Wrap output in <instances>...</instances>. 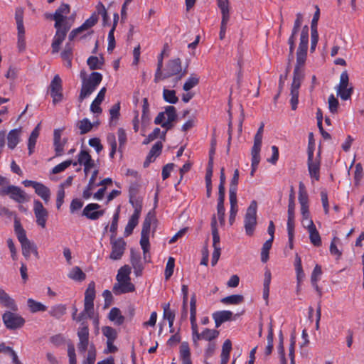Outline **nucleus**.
I'll return each instance as SVG.
<instances>
[{
  "label": "nucleus",
  "mask_w": 364,
  "mask_h": 364,
  "mask_svg": "<svg viewBox=\"0 0 364 364\" xmlns=\"http://www.w3.org/2000/svg\"><path fill=\"white\" fill-rule=\"evenodd\" d=\"M239 181V170L235 169L231 179L229 188L230 203H235L237 199V184Z\"/></svg>",
  "instance_id": "26"
},
{
  "label": "nucleus",
  "mask_w": 364,
  "mask_h": 364,
  "mask_svg": "<svg viewBox=\"0 0 364 364\" xmlns=\"http://www.w3.org/2000/svg\"><path fill=\"white\" fill-rule=\"evenodd\" d=\"M33 212L38 225L45 228L48 213L43 207V203L38 200H35L33 202Z\"/></svg>",
  "instance_id": "15"
},
{
  "label": "nucleus",
  "mask_w": 364,
  "mask_h": 364,
  "mask_svg": "<svg viewBox=\"0 0 364 364\" xmlns=\"http://www.w3.org/2000/svg\"><path fill=\"white\" fill-rule=\"evenodd\" d=\"M165 112L167 115V120L169 122H175L177 119L176 109L173 106H167L165 108Z\"/></svg>",
  "instance_id": "64"
},
{
  "label": "nucleus",
  "mask_w": 364,
  "mask_h": 364,
  "mask_svg": "<svg viewBox=\"0 0 364 364\" xmlns=\"http://www.w3.org/2000/svg\"><path fill=\"white\" fill-rule=\"evenodd\" d=\"M188 64L184 69L182 68L181 60L179 58L169 60L166 66L165 77H171L176 75V82L179 81L188 73Z\"/></svg>",
  "instance_id": "5"
},
{
  "label": "nucleus",
  "mask_w": 364,
  "mask_h": 364,
  "mask_svg": "<svg viewBox=\"0 0 364 364\" xmlns=\"http://www.w3.org/2000/svg\"><path fill=\"white\" fill-rule=\"evenodd\" d=\"M130 274L131 267L129 265L125 264L119 269L116 276V280L122 282L123 280H131Z\"/></svg>",
  "instance_id": "41"
},
{
  "label": "nucleus",
  "mask_w": 364,
  "mask_h": 364,
  "mask_svg": "<svg viewBox=\"0 0 364 364\" xmlns=\"http://www.w3.org/2000/svg\"><path fill=\"white\" fill-rule=\"evenodd\" d=\"M34 190L35 193L43 200L46 204L48 203L50 198V191L47 186L38 182Z\"/></svg>",
  "instance_id": "32"
},
{
  "label": "nucleus",
  "mask_w": 364,
  "mask_h": 364,
  "mask_svg": "<svg viewBox=\"0 0 364 364\" xmlns=\"http://www.w3.org/2000/svg\"><path fill=\"white\" fill-rule=\"evenodd\" d=\"M199 83V78L195 74H192L183 86L185 91H189Z\"/></svg>",
  "instance_id": "52"
},
{
  "label": "nucleus",
  "mask_w": 364,
  "mask_h": 364,
  "mask_svg": "<svg viewBox=\"0 0 364 364\" xmlns=\"http://www.w3.org/2000/svg\"><path fill=\"white\" fill-rule=\"evenodd\" d=\"M66 313V306L63 304H58L51 307L49 314L57 319L60 318Z\"/></svg>",
  "instance_id": "42"
},
{
  "label": "nucleus",
  "mask_w": 364,
  "mask_h": 364,
  "mask_svg": "<svg viewBox=\"0 0 364 364\" xmlns=\"http://www.w3.org/2000/svg\"><path fill=\"white\" fill-rule=\"evenodd\" d=\"M299 201L301 205V208L305 209V208H309L308 193L305 189L304 183L301 182L299 183Z\"/></svg>",
  "instance_id": "35"
},
{
  "label": "nucleus",
  "mask_w": 364,
  "mask_h": 364,
  "mask_svg": "<svg viewBox=\"0 0 364 364\" xmlns=\"http://www.w3.org/2000/svg\"><path fill=\"white\" fill-rule=\"evenodd\" d=\"M107 89L106 87H102L100 92H98L96 98L93 100L90 105V110L93 113H101L102 108L100 107V104L103 102L105 97Z\"/></svg>",
  "instance_id": "30"
},
{
  "label": "nucleus",
  "mask_w": 364,
  "mask_h": 364,
  "mask_svg": "<svg viewBox=\"0 0 364 364\" xmlns=\"http://www.w3.org/2000/svg\"><path fill=\"white\" fill-rule=\"evenodd\" d=\"M98 16L97 15L94 13L92 14V16L87 18L82 25L81 26L84 29V31L88 30L93 27L97 22H98Z\"/></svg>",
  "instance_id": "59"
},
{
  "label": "nucleus",
  "mask_w": 364,
  "mask_h": 364,
  "mask_svg": "<svg viewBox=\"0 0 364 364\" xmlns=\"http://www.w3.org/2000/svg\"><path fill=\"white\" fill-rule=\"evenodd\" d=\"M0 304H1L4 307L10 309L13 311H16L18 310V306L16 305L14 299L10 297V296L5 291L1 289Z\"/></svg>",
  "instance_id": "27"
},
{
  "label": "nucleus",
  "mask_w": 364,
  "mask_h": 364,
  "mask_svg": "<svg viewBox=\"0 0 364 364\" xmlns=\"http://www.w3.org/2000/svg\"><path fill=\"white\" fill-rule=\"evenodd\" d=\"M203 340L211 342L213 340L217 338L219 336V331L215 329L205 328L201 332Z\"/></svg>",
  "instance_id": "46"
},
{
  "label": "nucleus",
  "mask_w": 364,
  "mask_h": 364,
  "mask_svg": "<svg viewBox=\"0 0 364 364\" xmlns=\"http://www.w3.org/2000/svg\"><path fill=\"white\" fill-rule=\"evenodd\" d=\"M48 92H50L54 105H56L63 100V82L58 75H55L51 80L48 88Z\"/></svg>",
  "instance_id": "10"
},
{
  "label": "nucleus",
  "mask_w": 364,
  "mask_h": 364,
  "mask_svg": "<svg viewBox=\"0 0 364 364\" xmlns=\"http://www.w3.org/2000/svg\"><path fill=\"white\" fill-rule=\"evenodd\" d=\"M157 226V220L154 213L149 211L143 223L142 228H151V226Z\"/></svg>",
  "instance_id": "56"
},
{
  "label": "nucleus",
  "mask_w": 364,
  "mask_h": 364,
  "mask_svg": "<svg viewBox=\"0 0 364 364\" xmlns=\"http://www.w3.org/2000/svg\"><path fill=\"white\" fill-rule=\"evenodd\" d=\"M151 229H141L140 245L143 250L144 259L146 262H150V243L149 235Z\"/></svg>",
  "instance_id": "21"
},
{
  "label": "nucleus",
  "mask_w": 364,
  "mask_h": 364,
  "mask_svg": "<svg viewBox=\"0 0 364 364\" xmlns=\"http://www.w3.org/2000/svg\"><path fill=\"white\" fill-rule=\"evenodd\" d=\"M130 262L134 269V273L136 277L141 276L144 266L141 261V257L139 254H135L132 251Z\"/></svg>",
  "instance_id": "28"
},
{
  "label": "nucleus",
  "mask_w": 364,
  "mask_h": 364,
  "mask_svg": "<svg viewBox=\"0 0 364 364\" xmlns=\"http://www.w3.org/2000/svg\"><path fill=\"white\" fill-rule=\"evenodd\" d=\"M262 141V134H256L254 138V144L251 150V155L260 156Z\"/></svg>",
  "instance_id": "47"
},
{
  "label": "nucleus",
  "mask_w": 364,
  "mask_h": 364,
  "mask_svg": "<svg viewBox=\"0 0 364 364\" xmlns=\"http://www.w3.org/2000/svg\"><path fill=\"white\" fill-rule=\"evenodd\" d=\"M87 63L90 70H99L103 66L105 60L102 55L100 56V59L97 56H90L88 58Z\"/></svg>",
  "instance_id": "37"
},
{
  "label": "nucleus",
  "mask_w": 364,
  "mask_h": 364,
  "mask_svg": "<svg viewBox=\"0 0 364 364\" xmlns=\"http://www.w3.org/2000/svg\"><path fill=\"white\" fill-rule=\"evenodd\" d=\"M18 48L19 51H23L26 49V41H25V29L22 28L18 30Z\"/></svg>",
  "instance_id": "62"
},
{
  "label": "nucleus",
  "mask_w": 364,
  "mask_h": 364,
  "mask_svg": "<svg viewBox=\"0 0 364 364\" xmlns=\"http://www.w3.org/2000/svg\"><path fill=\"white\" fill-rule=\"evenodd\" d=\"M135 289V286L131 280L117 281L112 287V292L115 295H121L134 292Z\"/></svg>",
  "instance_id": "18"
},
{
  "label": "nucleus",
  "mask_w": 364,
  "mask_h": 364,
  "mask_svg": "<svg viewBox=\"0 0 364 364\" xmlns=\"http://www.w3.org/2000/svg\"><path fill=\"white\" fill-rule=\"evenodd\" d=\"M149 105L147 98L143 99L141 124L143 127H147L150 123Z\"/></svg>",
  "instance_id": "34"
},
{
  "label": "nucleus",
  "mask_w": 364,
  "mask_h": 364,
  "mask_svg": "<svg viewBox=\"0 0 364 364\" xmlns=\"http://www.w3.org/2000/svg\"><path fill=\"white\" fill-rule=\"evenodd\" d=\"M232 312L228 310L218 311L213 314V318L215 321V327L218 328L222 323L231 320Z\"/></svg>",
  "instance_id": "25"
},
{
  "label": "nucleus",
  "mask_w": 364,
  "mask_h": 364,
  "mask_svg": "<svg viewBox=\"0 0 364 364\" xmlns=\"http://www.w3.org/2000/svg\"><path fill=\"white\" fill-rule=\"evenodd\" d=\"M180 358L182 363L191 362V350L189 345L187 342H183L180 346Z\"/></svg>",
  "instance_id": "40"
},
{
  "label": "nucleus",
  "mask_w": 364,
  "mask_h": 364,
  "mask_svg": "<svg viewBox=\"0 0 364 364\" xmlns=\"http://www.w3.org/2000/svg\"><path fill=\"white\" fill-rule=\"evenodd\" d=\"M272 238L267 240L262 245L261 250V261L266 263L269 259V252L272 246Z\"/></svg>",
  "instance_id": "45"
},
{
  "label": "nucleus",
  "mask_w": 364,
  "mask_h": 364,
  "mask_svg": "<svg viewBox=\"0 0 364 364\" xmlns=\"http://www.w3.org/2000/svg\"><path fill=\"white\" fill-rule=\"evenodd\" d=\"M257 203L256 200H252L247 209L245 218L244 228H253L257 224Z\"/></svg>",
  "instance_id": "19"
},
{
  "label": "nucleus",
  "mask_w": 364,
  "mask_h": 364,
  "mask_svg": "<svg viewBox=\"0 0 364 364\" xmlns=\"http://www.w3.org/2000/svg\"><path fill=\"white\" fill-rule=\"evenodd\" d=\"M309 238L311 244L316 247H320L321 245V239L319 232L317 229H309Z\"/></svg>",
  "instance_id": "54"
},
{
  "label": "nucleus",
  "mask_w": 364,
  "mask_h": 364,
  "mask_svg": "<svg viewBox=\"0 0 364 364\" xmlns=\"http://www.w3.org/2000/svg\"><path fill=\"white\" fill-rule=\"evenodd\" d=\"M53 136L55 155L57 156H61L63 153V147L67 142V139H63V140H61V134L59 129L54 130Z\"/></svg>",
  "instance_id": "29"
},
{
  "label": "nucleus",
  "mask_w": 364,
  "mask_h": 364,
  "mask_svg": "<svg viewBox=\"0 0 364 364\" xmlns=\"http://www.w3.org/2000/svg\"><path fill=\"white\" fill-rule=\"evenodd\" d=\"M95 298V284L94 282L89 283L85 292L84 306L85 311H94V300Z\"/></svg>",
  "instance_id": "17"
},
{
  "label": "nucleus",
  "mask_w": 364,
  "mask_h": 364,
  "mask_svg": "<svg viewBox=\"0 0 364 364\" xmlns=\"http://www.w3.org/2000/svg\"><path fill=\"white\" fill-rule=\"evenodd\" d=\"M164 100L171 104H176L178 101V98L176 95V91L173 90L164 89Z\"/></svg>",
  "instance_id": "48"
},
{
  "label": "nucleus",
  "mask_w": 364,
  "mask_h": 364,
  "mask_svg": "<svg viewBox=\"0 0 364 364\" xmlns=\"http://www.w3.org/2000/svg\"><path fill=\"white\" fill-rule=\"evenodd\" d=\"M2 320L6 328L9 330L21 328L26 322L21 315L9 311H6L3 314Z\"/></svg>",
  "instance_id": "8"
},
{
  "label": "nucleus",
  "mask_w": 364,
  "mask_h": 364,
  "mask_svg": "<svg viewBox=\"0 0 364 364\" xmlns=\"http://www.w3.org/2000/svg\"><path fill=\"white\" fill-rule=\"evenodd\" d=\"M294 191L291 187L289 198L287 228H294Z\"/></svg>",
  "instance_id": "24"
},
{
  "label": "nucleus",
  "mask_w": 364,
  "mask_h": 364,
  "mask_svg": "<svg viewBox=\"0 0 364 364\" xmlns=\"http://www.w3.org/2000/svg\"><path fill=\"white\" fill-rule=\"evenodd\" d=\"M225 193H220L218 192V205H217V214L219 220V225L223 226L225 225L224 220V215H225V208H224V201H225ZM211 228H217L218 226V222L216 220L215 215L213 216L211 224Z\"/></svg>",
  "instance_id": "13"
},
{
  "label": "nucleus",
  "mask_w": 364,
  "mask_h": 364,
  "mask_svg": "<svg viewBox=\"0 0 364 364\" xmlns=\"http://www.w3.org/2000/svg\"><path fill=\"white\" fill-rule=\"evenodd\" d=\"M112 235L110 237V245L112 247V251L109 256V259L112 260H119L122 259L124 255V251L126 250V242L123 238H116L115 236L117 235V229H109Z\"/></svg>",
  "instance_id": "3"
},
{
  "label": "nucleus",
  "mask_w": 364,
  "mask_h": 364,
  "mask_svg": "<svg viewBox=\"0 0 364 364\" xmlns=\"http://www.w3.org/2000/svg\"><path fill=\"white\" fill-rule=\"evenodd\" d=\"M166 72L164 73H162V66H161V58H160L158 63L157 68L154 75V82L156 83L159 82L160 80H163L167 79L168 77H165Z\"/></svg>",
  "instance_id": "63"
},
{
  "label": "nucleus",
  "mask_w": 364,
  "mask_h": 364,
  "mask_svg": "<svg viewBox=\"0 0 364 364\" xmlns=\"http://www.w3.org/2000/svg\"><path fill=\"white\" fill-rule=\"evenodd\" d=\"M100 208V205L97 203H90L83 209L82 215L91 220H97L103 215L105 212L103 210H98Z\"/></svg>",
  "instance_id": "22"
},
{
  "label": "nucleus",
  "mask_w": 364,
  "mask_h": 364,
  "mask_svg": "<svg viewBox=\"0 0 364 364\" xmlns=\"http://www.w3.org/2000/svg\"><path fill=\"white\" fill-rule=\"evenodd\" d=\"M70 11V6L68 4L63 3L55 11L53 14H50L52 18L55 21L57 26H58L59 23H64L66 21L67 17L65 15H67Z\"/></svg>",
  "instance_id": "23"
},
{
  "label": "nucleus",
  "mask_w": 364,
  "mask_h": 364,
  "mask_svg": "<svg viewBox=\"0 0 364 364\" xmlns=\"http://www.w3.org/2000/svg\"><path fill=\"white\" fill-rule=\"evenodd\" d=\"M109 319L117 325H122L124 321V317L122 315L118 308H112L109 313Z\"/></svg>",
  "instance_id": "38"
},
{
  "label": "nucleus",
  "mask_w": 364,
  "mask_h": 364,
  "mask_svg": "<svg viewBox=\"0 0 364 364\" xmlns=\"http://www.w3.org/2000/svg\"><path fill=\"white\" fill-rule=\"evenodd\" d=\"M28 306L32 313L38 311H45L47 309L46 306L33 299H28L27 301Z\"/></svg>",
  "instance_id": "43"
},
{
  "label": "nucleus",
  "mask_w": 364,
  "mask_h": 364,
  "mask_svg": "<svg viewBox=\"0 0 364 364\" xmlns=\"http://www.w3.org/2000/svg\"><path fill=\"white\" fill-rule=\"evenodd\" d=\"M55 23L54 27L56 29L55 35L53 38V43L51 45L53 53H58L60 50V46L65 40L68 31L72 26V23L68 21L64 23H59L58 26Z\"/></svg>",
  "instance_id": "6"
},
{
  "label": "nucleus",
  "mask_w": 364,
  "mask_h": 364,
  "mask_svg": "<svg viewBox=\"0 0 364 364\" xmlns=\"http://www.w3.org/2000/svg\"><path fill=\"white\" fill-rule=\"evenodd\" d=\"M102 80V75L97 72L92 73L88 78L84 76L79 95V100L82 102L84 99L89 97L95 90Z\"/></svg>",
  "instance_id": "2"
},
{
  "label": "nucleus",
  "mask_w": 364,
  "mask_h": 364,
  "mask_svg": "<svg viewBox=\"0 0 364 364\" xmlns=\"http://www.w3.org/2000/svg\"><path fill=\"white\" fill-rule=\"evenodd\" d=\"M267 345L265 348L264 353L266 355H269L273 350V341H274V332L272 327L270 326L267 338Z\"/></svg>",
  "instance_id": "57"
},
{
  "label": "nucleus",
  "mask_w": 364,
  "mask_h": 364,
  "mask_svg": "<svg viewBox=\"0 0 364 364\" xmlns=\"http://www.w3.org/2000/svg\"><path fill=\"white\" fill-rule=\"evenodd\" d=\"M71 164H73V166H76L77 162H73L72 160H66V161L58 164L57 166H55L52 170V173H53V174L59 173L63 171L64 170H65Z\"/></svg>",
  "instance_id": "55"
},
{
  "label": "nucleus",
  "mask_w": 364,
  "mask_h": 364,
  "mask_svg": "<svg viewBox=\"0 0 364 364\" xmlns=\"http://www.w3.org/2000/svg\"><path fill=\"white\" fill-rule=\"evenodd\" d=\"M175 267V259L172 257H168L164 271V277L166 280L169 279L173 274Z\"/></svg>",
  "instance_id": "51"
},
{
  "label": "nucleus",
  "mask_w": 364,
  "mask_h": 364,
  "mask_svg": "<svg viewBox=\"0 0 364 364\" xmlns=\"http://www.w3.org/2000/svg\"><path fill=\"white\" fill-rule=\"evenodd\" d=\"M6 195H9L12 200L19 203L29 200V197L21 188L13 185L0 188V196Z\"/></svg>",
  "instance_id": "9"
},
{
  "label": "nucleus",
  "mask_w": 364,
  "mask_h": 364,
  "mask_svg": "<svg viewBox=\"0 0 364 364\" xmlns=\"http://www.w3.org/2000/svg\"><path fill=\"white\" fill-rule=\"evenodd\" d=\"M349 85V77L346 70L343 71L340 77V82L337 87V95L343 100H348L350 98L353 92L352 86Z\"/></svg>",
  "instance_id": "11"
},
{
  "label": "nucleus",
  "mask_w": 364,
  "mask_h": 364,
  "mask_svg": "<svg viewBox=\"0 0 364 364\" xmlns=\"http://www.w3.org/2000/svg\"><path fill=\"white\" fill-rule=\"evenodd\" d=\"M77 336L79 338L78 350L81 353H85L89 345V328L85 323H82V326L78 328Z\"/></svg>",
  "instance_id": "16"
},
{
  "label": "nucleus",
  "mask_w": 364,
  "mask_h": 364,
  "mask_svg": "<svg viewBox=\"0 0 364 364\" xmlns=\"http://www.w3.org/2000/svg\"><path fill=\"white\" fill-rule=\"evenodd\" d=\"M129 203L134 208L126 228H135L138 225L139 218L142 209V199L130 193Z\"/></svg>",
  "instance_id": "12"
},
{
  "label": "nucleus",
  "mask_w": 364,
  "mask_h": 364,
  "mask_svg": "<svg viewBox=\"0 0 364 364\" xmlns=\"http://www.w3.org/2000/svg\"><path fill=\"white\" fill-rule=\"evenodd\" d=\"M21 133V129H14L9 132L7 139H8V147L11 149H14L19 142V136Z\"/></svg>",
  "instance_id": "33"
},
{
  "label": "nucleus",
  "mask_w": 364,
  "mask_h": 364,
  "mask_svg": "<svg viewBox=\"0 0 364 364\" xmlns=\"http://www.w3.org/2000/svg\"><path fill=\"white\" fill-rule=\"evenodd\" d=\"M68 277L74 281L82 282L85 279L86 274L79 267L75 266L70 269Z\"/></svg>",
  "instance_id": "36"
},
{
  "label": "nucleus",
  "mask_w": 364,
  "mask_h": 364,
  "mask_svg": "<svg viewBox=\"0 0 364 364\" xmlns=\"http://www.w3.org/2000/svg\"><path fill=\"white\" fill-rule=\"evenodd\" d=\"M322 274L321 267L318 264H316L311 273V283L315 290L318 293L319 295H321V289L318 285V282L320 280V277Z\"/></svg>",
  "instance_id": "31"
},
{
  "label": "nucleus",
  "mask_w": 364,
  "mask_h": 364,
  "mask_svg": "<svg viewBox=\"0 0 364 364\" xmlns=\"http://www.w3.org/2000/svg\"><path fill=\"white\" fill-rule=\"evenodd\" d=\"M354 181L355 186H358L363 176V168L362 164L358 163L355 166Z\"/></svg>",
  "instance_id": "60"
},
{
  "label": "nucleus",
  "mask_w": 364,
  "mask_h": 364,
  "mask_svg": "<svg viewBox=\"0 0 364 364\" xmlns=\"http://www.w3.org/2000/svg\"><path fill=\"white\" fill-rule=\"evenodd\" d=\"M103 335L107 338V341H114L117 336V331L110 326H105L102 328Z\"/></svg>",
  "instance_id": "53"
},
{
  "label": "nucleus",
  "mask_w": 364,
  "mask_h": 364,
  "mask_svg": "<svg viewBox=\"0 0 364 364\" xmlns=\"http://www.w3.org/2000/svg\"><path fill=\"white\" fill-rule=\"evenodd\" d=\"M243 296L239 294H233L221 299V302L225 304H239L243 301Z\"/></svg>",
  "instance_id": "49"
},
{
  "label": "nucleus",
  "mask_w": 364,
  "mask_h": 364,
  "mask_svg": "<svg viewBox=\"0 0 364 364\" xmlns=\"http://www.w3.org/2000/svg\"><path fill=\"white\" fill-rule=\"evenodd\" d=\"M77 127L80 130V134H85L92 129L93 124L88 119L85 118L77 122Z\"/></svg>",
  "instance_id": "50"
},
{
  "label": "nucleus",
  "mask_w": 364,
  "mask_h": 364,
  "mask_svg": "<svg viewBox=\"0 0 364 364\" xmlns=\"http://www.w3.org/2000/svg\"><path fill=\"white\" fill-rule=\"evenodd\" d=\"M309 47V26L307 25L302 28L300 35V42L296 50V63L293 73V81L291 85L290 104L292 110H296L299 102V90L304 78V67L307 58Z\"/></svg>",
  "instance_id": "1"
},
{
  "label": "nucleus",
  "mask_w": 364,
  "mask_h": 364,
  "mask_svg": "<svg viewBox=\"0 0 364 364\" xmlns=\"http://www.w3.org/2000/svg\"><path fill=\"white\" fill-rule=\"evenodd\" d=\"M40 124H38L35 129L32 131L28 143V154L31 155L33 152V149L36 143L37 138L39 135Z\"/></svg>",
  "instance_id": "39"
},
{
  "label": "nucleus",
  "mask_w": 364,
  "mask_h": 364,
  "mask_svg": "<svg viewBox=\"0 0 364 364\" xmlns=\"http://www.w3.org/2000/svg\"><path fill=\"white\" fill-rule=\"evenodd\" d=\"M196 296L193 294L190 301V321L191 326L192 340L195 345H197L198 341L203 340L201 333L198 332V326L196 322Z\"/></svg>",
  "instance_id": "7"
},
{
  "label": "nucleus",
  "mask_w": 364,
  "mask_h": 364,
  "mask_svg": "<svg viewBox=\"0 0 364 364\" xmlns=\"http://www.w3.org/2000/svg\"><path fill=\"white\" fill-rule=\"evenodd\" d=\"M340 239L336 235L333 237L331 245H330V252L331 255L337 257V259L340 258L342 252L338 250L337 247V244L339 243Z\"/></svg>",
  "instance_id": "58"
},
{
  "label": "nucleus",
  "mask_w": 364,
  "mask_h": 364,
  "mask_svg": "<svg viewBox=\"0 0 364 364\" xmlns=\"http://www.w3.org/2000/svg\"><path fill=\"white\" fill-rule=\"evenodd\" d=\"M15 18L17 24V29L20 30L24 28L23 26V10L22 8H17L15 12Z\"/></svg>",
  "instance_id": "61"
},
{
  "label": "nucleus",
  "mask_w": 364,
  "mask_h": 364,
  "mask_svg": "<svg viewBox=\"0 0 364 364\" xmlns=\"http://www.w3.org/2000/svg\"><path fill=\"white\" fill-rule=\"evenodd\" d=\"M320 154H318L317 157L314 158V154L310 151L308 154V170L309 172V175L311 178H314L316 181H318L320 178Z\"/></svg>",
  "instance_id": "14"
},
{
  "label": "nucleus",
  "mask_w": 364,
  "mask_h": 364,
  "mask_svg": "<svg viewBox=\"0 0 364 364\" xmlns=\"http://www.w3.org/2000/svg\"><path fill=\"white\" fill-rule=\"evenodd\" d=\"M164 318L168 321V327H173L175 320V311L170 309L169 303L165 304L163 306Z\"/></svg>",
  "instance_id": "44"
},
{
  "label": "nucleus",
  "mask_w": 364,
  "mask_h": 364,
  "mask_svg": "<svg viewBox=\"0 0 364 364\" xmlns=\"http://www.w3.org/2000/svg\"><path fill=\"white\" fill-rule=\"evenodd\" d=\"M77 164L84 166V172L87 175L90 170L95 166L94 160L92 159L89 152L86 150H81L77 156Z\"/></svg>",
  "instance_id": "20"
},
{
  "label": "nucleus",
  "mask_w": 364,
  "mask_h": 364,
  "mask_svg": "<svg viewBox=\"0 0 364 364\" xmlns=\"http://www.w3.org/2000/svg\"><path fill=\"white\" fill-rule=\"evenodd\" d=\"M15 230L17 238L21 245L23 255L28 259L31 253H33L36 258H38L37 247L27 238L25 229H15Z\"/></svg>",
  "instance_id": "4"
}]
</instances>
